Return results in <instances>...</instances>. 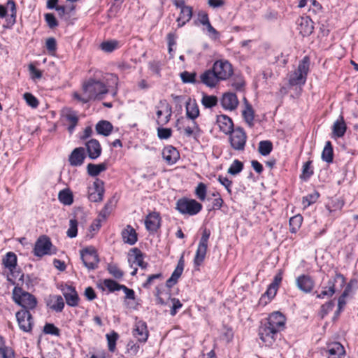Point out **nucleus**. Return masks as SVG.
<instances>
[{
	"mask_svg": "<svg viewBox=\"0 0 358 358\" xmlns=\"http://www.w3.org/2000/svg\"><path fill=\"white\" fill-rule=\"evenodd\" d=\"M119 47V42L115 40L104 41L101 44V50L106 52H111Z\"/></svg>",
	"mask_w": 358,
	"mask_h": 358,
	"instance_id": "nucleus-47",
	"label": "nucleus"
},
{
	"mask_svg": "<svg viewBox=\"0 0 358 358\" xmlns=\"http://www.w3.org/2000/svg\"><path fill=\"white\" fill-rule=\"evenodd\" d=\"M319 193L315 192L313 194H308V196L303 198V203L305 206H310V204L315 203L317 199L319 198Z\"/></svg>",
	"mask_w": 358,
	"mask_h": 358,
	"instance_id": "nucleus-63",
	"label": "nucleus"
},
{
	"mask_svg": "<svg viewBox=\"0 0 358 358\" xmlns=\"http://www.w3.org/2000/svg\"><path fill=\"white\" fill-rule=\"evenodd\" d=\"M80 253L83 264L88 270L90 271L97 268L99 258L94 248H86L81 250Z\"/></svg>",
	"mask_w": 358,
	"mask_h": 358,
	"instance_id": "nucleus-10",
	"label": "nucleus"
},
{
	"mask_svg": "<svg viewBox=\"0 0 358 358\" xmlns=\"http://www.w3.org/2000/svg\"><path fill=\"white\" fill-rule=\"evenodd\" d=\"M210 236V231L205 229L202 233L194 259L196 266H200L205 259Z\"/></svg>",
	"mask_w": 358,
	"mask_h": 358,
	"instance_id": "nucleus-13",
	"label": "nucleus"
},
{
	"mask_svg": "<svg viewBox=\"0 0 358 358\" xmlns=\"http://www.w3.org/2000/svg\"><path fill=\"white\" fill-rule=\"evenodd\" d=\"M296 286L302 292L309 294L315 287V281L311 276L302 274L296 278Z\"/></svg>",
	"mask_w": 358,
	"mask_h": 358,
	"instance_id": "nucleus-16",
	"label": "nucleus"
},
{
	"mask_svg": "<svg viewBox=\"0 0 358 358\" xmlns=\"http://www.w3.org/2000/svg\"><path fill=\"white\" fill-rule=\"evenodd\" d=\"M88 157L91 159H97L101 154V147L96 139H90L85 143Z\"/></svg>",
	"mask_w": 358,
	"mask_h": 358,
	"instance_id": "nucleus-23",
	"label": "nucleus"
},
{
	"mask_svg": "<svg viewBox=\"0 0 358 358\" xmlns=\"http://www.w3.org/2000/svg\"><path fill=\"white\" fill-rule=\"evenodd\" d=\"M78 233V222L75 219H71L69 221V228L66 232L69 238H74L77 236Z\"/></svg>",
	"mask_w": 358,
	"mask_h": 358,
	"instance_id": "nucleus-55",
	"label": "nucleus"
},
{
	"mask_svg": "<svg viewBox=\"0 0 358 358\" xmlns=\"http://www.w3.org/2000/svg\"><path fill=\"white\" fill-rule=\"evenodd\" d=\"M107 166L106 163H101L99 164H88L87 166V173L92 177L97 176L101 172L106 171Z\"/></svg>",
	"mask_w": 358,
	"mask_h": 358,
	"instance_id": "nucleus-35",
	"label": "nucleus"
},
{
	"mask_svg": "<svg viewBox=\"0 0 358 358\" xmlns=\"http://www.w3.org/2000/svg\"><path fill=\"white\" fill-rule=\"evenodd\" d=\"M238 100L236 94L232 92H226L222 95L221 99V105L228 110H235L238 105Z\"/></svg>",
	"mask_w": 358,
	"mask_h": 358,
	"instance_id": "nucleus-20",
	"label": "nucleus"
},
{
	"mask_svg": "<svg viewBox=\"0 0 358 358\" xmlns=\"http://www.w3.org/2000/svg\"><path fill=\"white\" fill-rule=\"evenodd\" d=\"M346 124L344 122L343 117H340L339 120H337L333 125V134L337 138L343 137L346 131Z\"/></svg>",
	"mask_w": 358,
	"mask_h": 358,
	"instance_id": "nucleus-33",
	"label": "nucleus"
},
{
	"mask_svg": "<svg viewBox=\"0 0 358 358\" xmlns=\"http://www.w3.org/2000/svg\"><path fill=\"white\" fill-rule=\"evenodd\" d=\"M115 205V203L113 199H110L109 201H108L107 203L105 204L103 208L100 211L99 217H101L103 220H106V218L113 211Z\"/></svg>",
	"mask_w": 358,
	"mask_h": 358,
	"instance_id": "nucleus-42",
	"label": "nucleus"
},
{
	"mask_svg": "<svg viewBox=\"0 0 358 358\" xmlns=\"http://www.w3.org/2000/svg\"><path fill=\"white\" fill-rule=\"evenodd\" d=\"M85 158V149L82 147L75 148L69 156V163L71 166H81Z\"/></svg>",
	"mask_w": 358,
	"mask_h": 358,
	"instance_id": "nucleus-26",
	"label": "nucleus"
},
{
	"mask_svg": "<svg viewBox=\"0 0 358 358\" xmlns=\"http://www.w3.org/2000/svg\"><path fill=\"white\" fill-rule=\"evenodd\" d=\"M183 269H184V260H183V257L182 256L178 262L176 268H175L173 273L171 274V276H173L174 278L178 280V278L181 276V275L182 273Z\"/></svg>",
	"mask_w": 358,
	"mask_h": 358,
	"instance_id": "nucleus-58",
	"label": "nucleus"
},
{
	"mask_svg": "<svg viewBox=\"0 0 358 358\" xmlns=\"http://www.w3.org/2000/svg\"><path fill=\"white\" fill-rule=\"evenodd\" d=\"M286 318L283 314L276 311L272 313L259 327L258 333L261 341L266 345H272L278 334L285 328Z\"/></svg>",
	"mask_w": 358,
	"mask_h": 358,
	"instance_id": "nucleus-1",
	"label": "nucleus"
},
{
	"mask_svg": "<svg viewBox=\"0 0 358 358\" xmlns=\"http://www.w3.org/2000/svg\"><path fill=\"white\" fill-rule=\"evenodd\" d=\"M24 100L26 101L27 103L31 106V108H36L38 105V99L32 95L31 93L26 92L23 95Z\"/></svg>",
	"mask_w": 358,
	"mask_h": 358,
	"instance_id": "nucleus-59",
	"label": "nucleus"
},
{
	"mask_svg": "<svg viewBox=\"0 0 358 358\" xmlns=\"http://www.w3.org/2000/svg\"><path fill=\"white\" fill-rule=\"evenodd\" d=\"M310 59L306 56L299 62L297 69L290 75L289 83L291 85H303L309 71Z\"/></svg>",
	"mask_w": 358,
	"mask_h": 358,
	"instance_id": "nucleus-4",
	"label": "nucleus"
},
{
	"mask_svg": "<svg viewBox=\"0 0 358 358\" xmlns=\"http://www.w3.org/2000/svg\"><path fill=\"white\" fill-rule=\"evenodd\" d=\"M199 131V127L195 121L192 122L191 126H187L184 128V134L187 137L196 136Z\"/></svg>",
	"mask_w": 358,
	"mask_h": 358,
	"instance_id": "nucleus-48",
	"label": "nucleus"
},
{
	"mask_svg": "<svg viewBox=\"0 0 358 358\" xmlns=\"http://www.w3.org/2000/svg\"><path fill=\"white\" fill-rule=\"evenodd\" d=\"M247 136L243 129L237 127L229 134V143L231 148L237 151H243L246 144Z\"/></svg>",
	"mask_w": 358,
	"mask_h": 358,
	"instance_id": "nucleus-12",
	"label": "nucleus"
},
{
	"mask_svg": "<svg viewBox=\"0 0 358 358\" xmlns=\"http://www.w3.org/2000/svg\"><path fill=\"white\" fill-rule=\"evenodd\" d=\"M335 306L334 301H329L322 305L319 312L320 317L323 319L330 311H331Z\"/></svg>",
	"mask_w": 358,
	"mask_h": 358,
	"instance_id": "nucleus-53",
	"label": "nucleus"
},
{
	"mask_svg": "<svg viewBox=\"0 0 358 358\" xmlns=\"http://www.w3.org/2000/svg\"><path fill=\"white\" fill-rule=\"evenodd\" d=\"M118 78L114 74H106L102 80L90 78L83 84V90L92 100H101L109 92L111 84L117 87Z\"/></svg>",
	"mask_w": 358,
	"mask_h": 358,
	"instance_id": "nucleus-2",
	"label": "nucleus"
},
{
	"mask_svg": "<svg viewBox=\"0 0 358 358\" xmlns=\"http://www.w3.org/2000/svg\"><path fill=\"white\" fill-rule=\"evenodd\" d=\"M242 115L246 122V123L252 127L253 125L254 120V110L252 109V106L246 101V106H245V109L242 112Z\"/></svg>",
	"mask_w": 358,
	"mask_h": 358,
	"instance_id": "nucleus-40",
	"label": "nucleus"
},
{
	"mask_svg": "<svg viewBox=\"0 0 358 358\" xmlns=\"http://www.w3.org/2000/svg\"><path fill=\"white\" fill-rule=\"evenodd\" d=\"M108 341V350L110 352H114L115 350L116 341L118 338V334L115 332H113L111 334L106 335Z\"/></svg>",
	"mask_w": 358,
	"mask_h": 358,
	"instance_id": "nucleus-57",
	"label": "nucleus"
},
{
	"mask_svg": "<svg viewBox=\"0 0 358 358\" xmlns=\"http://www.w3.org/2000/svg\"><path fill=\"white\" fill-rule=\"evenodd\" d=\"M162 156L169 164H173L179 159V152L175 148L169 145L163 150Z\"/></svg>",
	"mask_w": 358,
	"mask_h": 358,
	"instance_id": "nucleus-29",
	"label": "nucleus"
},
{
	"mask_svg": "<svg viewBox=\"0 0 358 358\" xmlns=\"http://www.w3.org/2000/svg\"><path fill=\"white\" fill-rule=\"evenodd\" d=\"M146 229L151 232H155L160 227V216L158 213H149L145 220Z\"/></svg>",
	"mask_w": 358,
	"mask_h": 358,
	"instance_id": "nucleus-24",
	"label": "nucleus"
},
{
	"mask_svg": "<svg viewBox=\"0 0 358 358\" xmlns=\"http://www.w3.org/2000/svg\"><path fill=\"white\" fill-rule=\"evenodd\" d=\"M335 283L334 280H329L328 287H325L320 293L316 294V298L324 299L331 297L335 293Z\"/></svg>",
	"mask_w": 358,
	"mask_h": 358,
	"instance_id": "nucleus-41",
	"label": "nucleus"
},
{
	"mask_svg": "<svg viewBox=\"0 0 358 358\" xmlns=\"http://www.w3.org/2000/svg\"><path fill=\"white\" fill-rule=\"evenodd\" d=\"M196 72H188L183 71L180 73V77L184 83H192L194 84L196 83Z\"/></svg>",
	"mask_w": 358,
	"mask_h": 358,
	"instance_id": "nucleus-46",
	"label": "nucleus"
},
{
	"mask_svg": "<svg viewBox=\"0 0 358 358\" xmlns=\"http://www.w3.org/2000/svg\"><path fill=\"white\" fill-rule=\"evenodd\" d=\"M131 252H132L134 255L133 262L136 264L141 268H145L148 264L143 261V255L141 251L139 249L134 248L131 250ZM129 255L130 257L132 256V255Z\"/></svg>",
	"mask_w": 358,
	"mask_h": 358,
	"instance_id": "nucleus-38",
	"label": "nucleus"
},
{
	"mask_svg": "<svg viewBox=\"0 0 358 358\" xmlns=\"http://www.w3.org/2000/svg\"><path fill=\"white\" fill-rule=\"evenodd\" d=\"M334 152L331 143L328 141L326 142L323 151L322 152V159L327 163L333 162Z\"/></svg>",
	"mask_w": 358,
	"mask_h": 358,
	"instance_id": "nucleus-37",
	"label": "nucleus"
},
{
	"mask_svg": "<svg viewBox=\"0 0 358 358\" xmlns=\"http://www.w3.org/2000/svg\"><path fill=\"white\" fill-rule=\"evenodd\" d=\"M47 305L50 307V309L57 313H60L64 309V301L61 296L54 295L50 297Z\"/></svg>",
	"mask_w": 358,
	"mask_h": 358,
	"instance_id": "nucleus-32",
	"label": "nucleus"
},
{
	"mask_svg": "<svg viewBox=\"0 0 358 358\" xmlns=\"http://www.w3.org/2000/svg\"><path fill=\"white\" fill-rule=\"evenodd\" d=\"M312 161L309 160L306 162L302 169V174L301 178L306 180L309 178L313 174V170L311 168Z\"/></svg>",
	"mask_w": 358,
	"mask_h": 358,
	"instance_id": "nucleus-54",
	"label": "nucleus"
},
{
	"mask_svg": "<svg viewBox=\"0 0 358 358\" xmlns=\"http://www.w3.org/2000/svg\"><path fill=\"white\" fill-rule=\"evenodd\" d=\"M303 221V217L300 215H296L292 217L289 219L290 231L292 233H296V231L300 228Z\"/></svg>",
	"mask_w": 358,
	"mask_h": 358,
	"instance_id": "nucleus-45",
	"label": "nucleus"
},
{
	"mask_svg": "<svg viewBox=\"0 0 358 358\" xmlns=\"http://www.w3.org/2000/svg\"><path fill=\"white\" fill-rule=\"evenodd\" d=\"M4 17H6L4 28H11L16 22L17 8L13 0H8L6 6L0 4V18Z\"/></svg>",
	"mask_w": 358,
	"mask_h": 358,
	"instance_id": "nucleus-7",
	"label": "nucleus"
},
{
	"mask_svg": "<svg viewBox=\"0 0 358 358\" xmlns=\"http://www.w3.org/2000/svg\"><path fill=\"white\" fill-rule=\"evenodd\" d=\"M104 194L103 182L96 178L94 182V189L89 193L88 199L92 202H100L103 200Z\"/></svg>",
	"mask_w": 358,
	"mask_h": 358,
	"instance_id": "nucleus-18",
	"label": "nucleus"
},
{
	"mask_svg": "<svg viewBox=\"0 0 358 358\" xmlns=\"http://www.w3.org/2000/svg\"><path fill=\"white\" fill-rule=\"evenodd\" d=\"M212 69L220 80L229 79L234 73L231 64L225 59H219L214 62Z\"/></svg>",
	"mask_w": 358,
	"mask_h": 358,
	"instance_id": "nucleus-11",
	"label": "nucleus"
},
{
	"mask_svg": "<svg viewBox=\"0 0 358 358\" xmlns=\"http://www.w3.org/2000/svg\"><path fill=\"white\" fill-rule=\"evenodd\" d=\"M206 185L203 182H200L196 187L195 194L199 199L204 201L206 196Z\"/></svg>",
	"mask_w": 358,
	"mask_h": 358,
	"instance_id": "nucleus-56",
	"label": "nucleus"
},
{
	"mask_svg": "<svg viewBox=\"0 0 358 358\" xmlns=\"http://www.w3.org/2000/svg\"><path fill=\"white\" fill-rule=\"evenodd\" d=\"M155 296L158 304L167 305L168 301L171 302L172 306H171L170 314L172 316L176 315L178 310L182 306V304L179 299L171 297V293L169 291H166L164 289L161 290L159 288L157 287Z\"/></svg>",
	"mask_w": 358,
	"mask_h": 358,
	"instance_id": "nucleus-6",
	"label": "nucleus"
},
{
	"mask_svg": "<svg viewBox=\"0 0 358 358\" xmlns=\"http://www.w3.org/2000/svg\"><path fill=\"white\" fill-rule=\"evenodd\" d=\"M59 201L66 206H70L73 202V196L69 189H64L59 192Z\"/></svg>",
	"mask_w": 358,
	"mask_h": 358,
	"instance_id": "nucleus-36",
	"label": "nucleus"
},
{
	"mask_svg": "<svg viewBox=\"0 0 358 358\" xmlns=\"http://www.w3.org/2000/svg\"><path fill=\"white\" fill-rule=\"evenodd\" d=\"M217 124L220 130L225 134H230L234 130L232 120L226 115H217Z\"/></svg>",
	"mask_w": 358,
	"mask_h": 358,
	"instance_id": "nucleus-21",
	"label": "nucleus"
},
{
	"mask_svg": "<svg viewBox=\"0 0 358 358\" xmlns=\"http://www.w3.org/2000/svg\"><path fill=\"white\" fill-rule=\"evenodd\" d=\"M52 244L50 239L46 236H40L35 243L34 254L36 257H41L44 255H51Z\"/></svg>",
	"mask_w": 358,
	"mask_h": 358,
	"instance_id": "nucleus-14",
	"label": "nucleus"
},
{
	"mask_svg": "<svg viewBox=\"0 0 358 358\" xmlns=\"http://www.w3.org/2000/svg\"><path fill=\"white\" fill-rule=\"evenodd\" d=\"M157 124L160 126L166 125L171 120L172 107L166 99H162L155 106Z\"/></svg>",
	"mask_w": 358,
	"mask_h": 358,
	"instance_id": "nucleus-9",
	"label": "nucleus"
},
{
	"mask_svg": "<svg viewBox=\"0 0 358 358\" xmlns=\"http://www.w3.org/2000/svg\"><path fill=\"white\" fill-rule=\"evenodd\" d=\"M108 271L116 279H121L124 275L123 271L114 264H109L108 265Z\"/></svg>",
	"mask_w": 358,
	"mask_h": 358,
	"instance_id": "nucleus-50",
	"label": "nucleus"
},
{
	"mask_svg": "<svg viewBox=\"0 0 358 358\" xmlns=\"http://www.w3.org/2000/svg\"><path fill=\"white\" fill-rule=\"evenodd\" d=\"M273 149V144L269 141H262L259 143L258 151L262 156L268 155Z\"/></svg>",
	"mask_w": 358,
	"mask_h": 358,
	"instance_id": "nucleus-43",
	"label": "nucleus"
},
{
	"mask_svg": "<svg viewBox=\"0 0 358 358\" xmlns=\"http://www.w3.org/2000/svg\"><path fill=\"white\" fill-rule=\"evenodd\" d=\"M43 333L45 334L59 336L60 330L52 323H46L43 327Z\"/></svg>",
	"mask_w": 358,
	"mask_h": 358,
	"instance_id": "nucleus-51",
	"label": "nucleus"
},
{
	"mask_svg": "<svg viewBox=\"0 0 358 358\" xmlns=\"http://www.w3.org/2000/svg\"><path fill=\"white\" fill-rule=\"evenodd\" d=\"M122 237L124 243L131 245L137 241V234L135 229L130 225H127L122 231Z\"/></svg>",
	"mask_w": 358,
	"mask_h": 358,
	"instance_id": "nucleus-30",
	"label": "nucleus"
},
{
	"mask_svg": "<svg viewBox=\"0 0 358 358\" xmlns=\"http://www.w3.org/2000/svg\"><path fill=\"white\" fill-rule=\"evenodd\" d=\"M63 117L68 126V131L70 134L73 133L78 122V117L76 111L67 109L63 112Z\"/></svg>",
	"mask_w": 358,
	"mask_h": 358,
	"instance_id": "nucleus-28",
	"label": "nucleus"
},
{
	"mask_svg": "<svg viewBox=\"0 0 358 358\" xmlns=\"http://www.w3.org/2000/svg\"><path fill=\"white\" fill-rule=\"evenodd\" d=\"M217 98L214 95L204 94L201 99V103L205 108H210L215 106L217 104Z\"/></svg>",
	"mask_w": 358,
	"mask_h": 358,
	"instance_id": "nucleus-44",
	"label": "nucleus"
},
{
	"mask_svg": "<svg viewBox=\"0 0 358 358\" xmlns=\"http://www.w3.org/2000/svg\"><path fill=\"white\" fill-rule=\"evenodd\" d=\"M172 130L170 128L159 127L157 136L160 139H168L171 136Z\"/></svg>",
	"mask_w": 358,
	"mask_h": 358,
	"instance_id": "nucleus-61",
	"label": "nucleus"
},
{
	"mask_svg": "<svg viewBox=\"0 0 358 358\" xmlns=\"http://www.w3.org/2000/svg\"><path fill=\"white\" fill-rule=\"evenodd\" d=\"M62 291L66 301V303L69 306L76 307L78 305V294L73 287L66 285L62 289Z\"/></svg>",
	"mask_w": 358,
	"mask_h": 358,
	"instance_id": "nucleus-17",
	"label": "nucleus"
},
{
	"mask_svg": "<svg viewBox=\"0 0 358 358\" xmlns=\"http://www.w3.org/2000/svg\"><path fill=\"white\" fill-rule=\"evenodd\" d=\"M148 331L147 324L145 322L139 320L135 323L133 330V336L137 338L139 342L145 343L148 338Z\"/></svg>",
	"mask_w": 358,
	"mask_h": 358,
	"instance_id": "nucleus-19",
	"label": "nucleus"
},
{
	"mask_svg": "<svg viewBox=\"0 0 358 358\" xmlns=\"http://www.w3.org/2000/svg\"><path fill=\"white\" fill-rule=\"evenodd\" d=\"M192 7L188 6L187 8H183L182 10H180V15L176 19V22H178V27L180 28L183 27L192 19Z\"/></svg>",
	"mask_w": 358,
	"mask_h": 358,
	"instance_id": "nucleus-31",
	"label": "nucleus"
},
{
	"mask_svg": "<svg viewBox=\"0 0 358 358\" xmlns=\"http://www.w3.org/2000/svg\"><path fill=\"white\" fill-rule=\"evenodd\" d=\"M186 115L188 118L193 121L199 116V110L195 102H186Z\"/></svg>",
	"mask_w": 358,
	"mask_h": 358,
	"instance_id": "nucleus-39",
	"label": "nucleus"
},
{
	"mask_svg": "<svg viewBox=\"0 0 358 358\" xmlns=\"http://www.w3.org/2000/svg\"><path fill=\"white\" fill-rule=\"evenodd\" d=\"M217 180L226 188L228 193L231 194V186L232 181L229 180L227 177H223L222 176H219Z\"/></svg>",
	"mask_w": 358,
	"mask_h": 358,
	"instance_id": "nucleus-64",
	"label": "nucleus"
},
{
	"mask_svg": "<svg viewBox=\"0 0 358 358\" xmlns=\"http://www.w3.org/2000/svg\"><path fill=\"white\" fill-rule=\"evenodd\" d=\"M201 82L210 88L215 87L220 81L213 69L206 70L200 76Z\"/></svg>",
	"mask_w": 358,
	"mask_h": 358,
	"instance_id": "nucleus-22",
	"label": "nucleus"
},
{
	"mask_svg": "<svg viewBox=\"0 0 358 358\" xmlns=\"http://www.w3.org/2000/svg\"><path fill=\"white\" fill-rule=\"evenodd\" d=\"M112 124L106 120H101L96 124V131L99 134L108 136L113 130Z\"/></svg>",
	"mask_w": 358,
	"mask_h": 358,
	"instance_id": "nucleus-34",
	"label": "nucleus"
},
{
	"mask_svg": "<svg viewBox=\"0 0 358 358\" xmlns=\"http://www.w3.org/2000/svg\"><path fill=\"white\" fill-rule=\"evenodd\" d=\"M0 358H15L14 350L9 346L1 348L0 350Z\"/></svg>",
	"mask_w": 358,
	"mask_h": 358,
	"instance_id": "nucleus-60",
	"label": "nucleus"
},
{
	"mask_svg": "<svg viewBox=\"0 0 358 358\" xmlns=\"http://www.w3.org/2000/svg\"><path fill=\"white\" fill-rule=\"evenodd\" d=\"M12 295L14 302L22 307L21 310L30 311V310L34 309L37 305L36 297L23 290L18 285L14 287Z\"/></svg>",
	"mask_w": 358,
	"mask_h": 358,
	"instance_id": "nucleus-3",
	"label": "nucleus"
},
{
	"mask_svg": "<svg viewBox=\"0 0 358 358\" xmlns=\"http://www.w3.org/2000/svg\"><path fill=\"white\" fill-rule=\"evenodd\" d=\"M103 285L111 292L122 289L123 286V285H120L111 279H105L103 280Z\"/></svg>",
	"mask_w": 358,
	"mask_h": 358,
	"instance_id": "nucleus-52",
	"label": "nucleus"
},
{
	"mask_svg": "<svg viewBox=\"0 0 358 358\" xmlns=\"http://www.w3.org/2000/svg\"><path fill=\"white\" fill-rule=\"evenodd\" d=\"M313 22L308 16L301 17L299 22V30L303 36H309L313 31Z\"/></svg>",
	"mask_w": 358,
	"mask_h": 358,
	"instance_id": "nucleus-27",
	"label": "nucleus"
},
{
	"mask_svg": "<svg viewBox=\"0 0 358 358\" xmlns=\"http://www.w3.org/2000/svg\"><path fill=\"white\" fill-rule=\"evenodd\" d=\"M326 352L328 354V358H341L345 353L344 347L338 342L329 344Z\"/></svg>",
	"mask_w": 358,
	"mask_h": 358,
	"instance_id": "nucleus-25",
	"label": "nucleus"
},
{
	"mask_svg": "<svg viewBox=\"0 0 358 358\" xmlns=\"http://www.w3.org/2000/svg\"><path fill=\"white\" fill-rule=\"evenodd\" d=\"M176 209L182 214L194 215L201 210L202 205L194 199L183 198L177 201Z\"/></svg>",
	"mask_w": 358,
	"mask_h": 358,
	"instance_id": "nucleus-8",
	"label": "nucleus"
},
{
	"mask_svg": "<svg viewBox=\"0 0 358 358\" xmlns=\"http://www.w3.org/2000/svg\"><path fill=\"white\" fill-rule=\"evenodd\" d=\"M20 329L24 332H30L32 329L33 318L30 311L20 310L15 314Z\"/></svg>",
	"mask_w": 358,
	"mask_h": 358,
	"instance_id": "nucleus-15",
	"label": "nucleus"
},
{
	"mask_svg": "<svg viewBox=\"0 0 358 358\" xmlns=\"http://www.w3.org/2000/svg\"><path fill=\"white\" fill-rule=\"evenodd\" d=\"M3 264L10 271V274L8 275L7 280L10 282L11 284L15 285L14 280L17 277H20L19 280L23 282L24 274L21 273L20 271L16 270L17 256L14 252H9L6 255L3 259Z\"/></svg>",
	"mask_w": 358,
	"mask_h": 358,
	"instance_id": "nucleus-5",
	"label": "nucleus"
},
{
	"mask_svg": "<svg viewBox=\"0 0 358 358\" xmlns=\"http://www.w3.org/2000/svg\"><path fill=\"white\" fill-rule=\"evenodd\" d=\"M44 17L45 20L50 28L53 29L58 26V22L52 13H46Z\"/></svg>",
	"mask_w": 358,
	"mask_h": 358,
	"instance_id": "nucleus-62",
	"label": "nucleus"
},
{
	"mask_svg": "<svg viewBox=\"0 0 358 358\" xmlns=\"http://www.w3.org/2000/svg\"><path fill=\"white\" fill-rule=\"evenodd\" d=\"M243 164L241 162H240L239 160L236 159L233 162L231 165L229 166L227 172H228V173H229L232 176H236L243 170Z\"/></svg>",
	"mask_w": 358,
	"mask_h": 358,
	"instance_id": "nucleus-49",
	"label": "nucleus"
}]
</instances>
